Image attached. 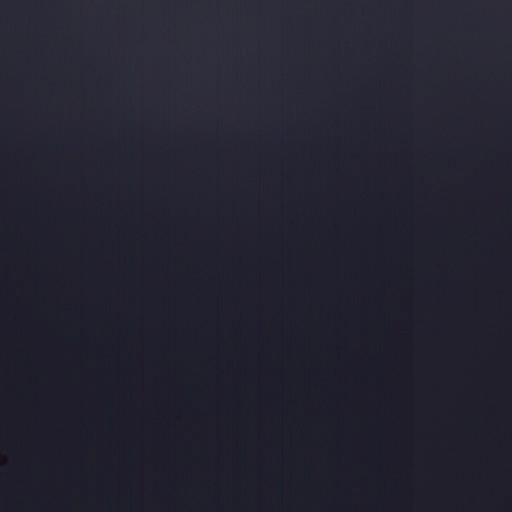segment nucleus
<instances>
[{
    "instance_id": "nucleus-1",
    "label": "nucleus",
    "mask_w": 512,
    "mask_h": 512,
    "mask_svg": "<svg viewBox=\"0 0 512 512\" xmlns=\"http://www.w3.org/2000/svg\"><path fill=\"white\" fill-rule=\"evenodd\" d=\"M491 130H438V132H490ZM496 132H512V130H495Z\"/></svg>"
}]
</instances>
